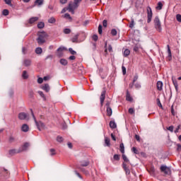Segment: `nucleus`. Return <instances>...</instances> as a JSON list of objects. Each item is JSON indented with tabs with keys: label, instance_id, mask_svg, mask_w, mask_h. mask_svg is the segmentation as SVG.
I'll return each mask as SVG.
<instances>
[{
	"label": "nucleus",
	"instance_id": "1",
	"mask_svg": "<svg viewBox=\"0 0 181 181\" xmlns=\"http://www.w3.org/2000/svg\"><path fill=\"white\" fill-rule=\"evenodd\" d=\"M31 111V115L35 122V125L37 128V129H39V131H42V129H43V128H45V123L42 122H37V120L36 119V117H35V114L33 113V110L32 109H30Z\"/></svg>",
	"mask_w": 181,
	"mask_h": 181
},
{
	"label": "nucleus",
	"instance_id": "2",
	"mask_svg": "<svg viewBox=\"0 0 181 181\" xmlns=\"http://www.w3.org/2000/svg\"><path fill=\"white\" fill-rule=\"evenodd\" d=\"M46 37H47V34L45 32H42L38 34V37L37 38V42L38 45H43L46 42Z\"/></svg>",
	"mask_w": 181,
	"mask_h": 181
},
{
	"label": "nucleus",
	"instance_id": "3",
	"mask_svg": "<svg viewBox=\"0 0 181 181\" xmlns=\"http://www.w3.org/2000/svg\"><path fill=\"white\" fill-rule=\"evenodd\" d=\"M154 26L158 32H162V24H160V20L158 16L154 18Z\"/></svg>",
	"mask_w": 181,
	"mask_h": 181
},
{
	"label": "nucleus",
	"instance_id": "4",
	"mask_svg": "<svg viewBox=\"0 0 181 181\" xmlns=\"http://www.w3.org/2000/svg\"><path fill=\"white\" fill-rule=\"evenodd\" d=\"M146 12H147V23H151V22L152 21V16L153 15V13H152V8H151V6H147Z\"/></svg>",
	"mask_w": 181,
	"mask_h": 181
},
{
	"label": "nucleus",
	"instance_id": "5",
	"mask_svg": "<svg viewBox=\"0 0 181 181\" xmlns=\"http://www.w3.org/2000/svg\"><path fill=\"white\" fill-rule=\"evenodd\" d=\"M18 119L21 120L29 121V115L25 112H20L18 114Z\"/></svg>",
	"mask_w": 181,
	"mask_h": 181
},
{
	"label": "nucleus",
	"instance_id": "6",
	"mask_svg": "<svg viewBox=\"0 0 181 181\" xmlns=\"http://www.w3.org/2000/svg\"><path fill=\"white\" fill-rule=\"evenodd\" d=\"M160 171L163 172V173H165V175H170V168L166 165H161Z\"/></svg>",
	"mask_w": 181,
	"mask_h": 181
},
{
	"label": "nucleus",
	"instance_id": "7",
	"mask_svg": "<svg viewBox=\"0 0 181 181\" xmlns=\"http://www.w3.org/2000/svg\"><path fill=\"white\" fill-rule=\"evenodd\" d=\"M105 90H103L101 93L100 97V105L101 107H103V105H104V101L105 100Z\"/></svg>",
	"mask_w": 181,
	"mask_h": 181
},
{
	"label": "nucleus",
	"instance_id": "8",
	"mask_svg": "<svg viewBox=\"0 0 181 181\" xmlns=\"http://www.w3.org/2000/svg\"><path fill=\"white\" fill-rule=\"evenodd\" d=\"M81 1L83 0H74V3L71 1V6L76 8H78L80 4H81Z\"/></svg>",
	"mask_w": 181,
	"mask_h": 181
},
{
	"label": "nucleus",
	"instance_id": "9",
	"mask_svg": "<svg viewBox=\"0 0 181 181\" xmlns=\"http://www.w3.org/2000/svg\"><path fill=\"white\" fill-rule=\"evenodd\" d=\"M23 64L25 67H29V66L32 64V59H25L23 62Z\"/></svg>",
	"mask_w": 181,
	"mask_h": 181
},
{
	"label": "nucleus",
	"instance_id": "10",
	"mask_svg": "<svg viewBox=\"0 0 181 181\" xmlns=\"http://www.w3.org/2000/svg\"><path fill=\"white\" fill-rule=\"evenodd\" d=\"M167 47H168V55L166 57V60H168V62H170V60H172V52L170 51V47H169V45H167Z\"/></svg>",
	"mask_w": 181,
	"mask_h": 181
},
{
	"label": "nucleus",
	"instance_id": "11",
	"mask_svg": "<svg viewBox=\"0 0 181 181\" xmlns=\"http://www.w3.org/2000/svg\"><path fill=\"white\" fill-rule=\"evenodd\" d=\"M42 90H44V91H46V93H49L50 91V86H49V83H45V85H42L41 86Z\"/></svg>",
	"mask_w": 181,
	"mask_h": 181
},
{
	"label": "nucleus",
	"instance_id": "12",
	"mask_svg": "<svg viewBox=\"0 0 181 181\" xmlns=\"http://www.w3.org/2000/svg\"><path fill=\"white\" fill-rule=\"evenodd\" d=\"M107 114L108 115V117H111V115H112V109H111V107H110V103H107Z\"/></svg>",
	"mask_w": 181,
	"mask_h": 181
},
{
	"label": "nucleus",
	"instance_id": "13",
	"mask_svg": "<svg viewBox=\"0 0 181 181\" xmlns=\"http://www.w3.org/2000/svg\"><path fill=\"white\" fill-rule=\"evenodd\" d=\"M163 88V83L160 81H158L157 82V90H158V91H162Z\"/></svg>",
	"mask_w": 181,
	"mask_h": 181
},
{
	"label": "nucleus",
	"instance_id": "14",
	"mask_svg": "<svg viewBox=\"0 0 181 181\" xmlns=\"http://www.w3.org/2000/svg\"><path fill=\"white\" fill-rule=\"evenodd\" d=\"M21 131L23 132H28L29 131V126L27 124H24L21 127Z\"/></svg>",
	"mask_w": 181,
	"mask_h": 181
},
{
	"label": "nucleus",
	"instance_id": "15",
	"mask_svg": "<svg viewBox=\"0 0 181 181\" xmlns=\"http://www.w3.org/2000/svg\"><path fill=\"white\" fill-rule=\"evenodd\" d=\"M29 146H30L29 143H28V142L24 143V144L21 147V149L20 150V152L26 151L29 148Z\"/></svg>",
	"mask_w": 181,
	"mask_h": 181
},
{
	"label": "nucleus",
	"instance_id": "16",
	"mask_svg": "<svg viewBox=\"0 0 181 181\" xmlns=\"http://www.w3.org/2000/svg\"><path fill=\"white\" fill-rule=\"evenodd\" d=\"M74 9H77L75 7H72L71 6V1L69 2V5H68V11L69 12H71V13L74 14Z\"/></svg>",
	"mask_w": 181,
	"mask_h": 181
},
{
	"label": "nucleus",
	"instance_id": "17",
	"mask_svg": "<svg viewBox=\"0 0 181 181\" xmlns=\"http://www.w3.org/2000/svg\"><path fill=\"white\" fill-rule=\"evenodd\" d=\"M63 50H64V47H61L57 49L59 57H62V56L63 55V52H62Z\"/></svg>",
	"mask_w": 181,
	"mask_h": 181
},
{
	"label": "nucleus",
	"instance_id": "18",
	"mask_svg": "<svg viewBox=\"0 0 181 181\" xmlns=\"http://www.w3.org/2000/svg\"><path fill=\"white\" fill-rule=\"evenodd\" d=\"M37 21H39L38 17H32L29 19V23H35V22H37Z\"/></svg>",
	"mask_w": 181,
	"mask_h": 181
},
{
	"label": "nucleus",
	"instance_id": "19",
	"mask_svg": "<svg viewBox=\"0 0 181 181\" xmlns=\"http://www.w3.org/2000/svg\"><path fill=\"white\" fill-rule=\"evenodd\" d=\"M110 127L112 128V129H115L117 128V123L114 121H110Z\"/></svg>",
	"mask_w": 181,
	"mask_h": 181
},
{
	"label": "nucleus",
	"instance_id": "20",
	"mask_svg": "<svg viewBox=\"0 0 181 181\" xmlns=\"http://www.w3.org/2000/svg\"><path fill=\"white\" fill-rule=\"evenodd\" d=\"M71 42L72 43H77L78 42V34L71 38Z\"/></svg>",
	"mask_w": 181,
	"mask_h": 181
},
{
	"label": "nucleus",
	"instance_id": "21",
	"mask_svg": "<svg viewBox=\"0 0 181 181\" xmlns=\"http://www.w3.org/2000/svg\"><path fill=\"white\" fill-rule=\"evenodd\" d=\"M148 173L151 176H155V167H151L148 170Z\"/></svg>",
	"mask_w": 181,
	"mask_h": 181
},
{
	"label": "nucleus",
	"instance_id": "22",
	"mask_svg": "<svg viewBox=\"0 0 181 181\" xmlns=\"http://www.w3.org/2000/svg\"><path fill=\"white\" fill-rule=\"evenodd\" d=\"M22 77L24 80L28 79L29 78V75L28 74V71H23V74H22Z\"/></svg>",
	"mask_w": 181,
	"mask_h": 181
},
{
	"label": "nucleus",
	"instance_id": "23",
	"mask_svg": "<svg viewBox=\"0 0 181 181\" xmlns=\"http://www.w3.org/2000/svg\"><path fill=\"white\" fill-rule=\"evenodd\" d=\"M162 8H163V4L160 1H159L157 4V6L156 7V9H157V11H160Z\"/></svg>",
	"mask_w": 181,
	"mask_h": 181
},
{
	"label": "nucleus",
	"instance_id": "24",
	"mask_svg": "<svg viewBox=\"0 0 181 181\" xmlns=\"http://www.w3.org/2000/svg\"><path fill=\"white\" fill-rule=\"evenodd\" d=\"M44 1L43 0H35V5H37V6H42L43 4Z\"/></svg>",
	"mask_w": 181,
	"mask_h": 181
},
{
	"label": "nucleus",
	"instance_id": "25",
	"mask_svg": "<svg viewBox=\"0 0 181 181\" xmlns=\"http://www.w3.org/2000/svg\"><path fill=\"white\" fill-rule=\"evenodd\" d=\"M126 100L127 101H132V97H131V95L129 94V91L128 90H127Z\"/></svg>",
	"mask_w": 181,
	"mask_h": 181
},
{
	"label": "nucleus",
	"instance_id": "26",
	"mask_svg": "<svg viewBox=\"0 0 181 181\" xmlns=\"http://www.w3.org/2000/svg\"><path fill=\"white\" fill-rule=\"evenodd\" d=\"M42 52H43V49H42V47H37L35 49V53L37 54H42Z\"/></svg>",
	"mask_w": 181,
	"mask_h": 181
},
{
	"label": "nucleus",
	"instance_id": "27",
	"mask_svg": "<svg viewBox=\"0 0 181 181\" xmlns=\"http://www.w3.org/2000/svg\"><path fill=\"white\" fill-rule=\"evenodd\" d=\"M20 150L18 151H16V149H11V150H9L8 151V153L9 155H15V153H19Z\"/></svg>",
	"mask_w": 181,
	"mask_h": 181
},
{
	"label": "nucleus",
	"instance_id": "28",
	"mask_svg": "<svg viewBox=\"0 0 181 181\" xmlns=\"http://www.w3.org/2000/svg\"><path fill=\"white\" fill-rule=\"evenodd\" d=\"M130 53H131V51H129V49H124L123 54H124V57H127L129 56Z\"/></svg>",
	"mask_w": 181,
	"mask_h": 181
},
{
	"label": "nucleus",
	"instance_id": "29",
	"mask_svg": "<svg viewBox=\"0 0 181 181\" xmlns=\"http://www.w3.org/2000/svg\"><path fill=\"white\" fill-rule=\"evenodd\" d=\"M60 64H62V66H67L68 62L66 59H62L59 61Z\"/></svg>",
	"mask_w": 181,
	"mask_h": 181
},
{
	"label": "nucleus",
	"instance_id": "30",
	"mask_svg": "<svg viewBox=\"0 0 181 181\" xmlns=\"http://www.w3.org/2000/svg\"><path fill=\"white\" fill-rule=\"evenodd\" d=\"M37 28L38 29H43L45 28V23L43 22L38 23Z\"/></svg>",
	"mask_w": 181,
	"mask_h": 181
},
{
	"label": "nucleus",
	"instance_id": "31",
	"mask_svg": "<svg viewBox=\"0 0 181 181\" xmlns=\"http://www.w3.org/2000/svg\"><path fill=\"white\" fill-rule=\"evenodd\" d=\"M89 165H90V162H88V161L81 162V166L86 167V166H88Z\"/></svg>",
	"mask_w": 181,
	"mask_h": 181
},
{
	"label": "nucleus",
	"instance_id": "32",
	"mask_svg": "<svg viewBox=\"0 0 181 181\" xmlns=\"http://www.w3.org/2000/svg\"><path fill=\"white\" fill-rule=\"evenodd\" d=\"M172 80H173V83L174 84L176 91H177V87H178L177 81H176V79H173V78H172Z\"/></svg>",
	"mask_w": 181,
	"mask_h": 181
},
{
	"label": "nucleus",
	"instance_id": "33",
	"mask_svg": "<svg viewBox=\"0 0 181 181\" xmlns=\"http://www.w3.org/2000/svg\"><path fill=\"white\" fill-rule=\"evenodd\" d=\"M120 152L122 153H125V149L124 146V143L120 144Z\"/></svg>",
	"mask_w": 181,
	"mask_h": 181
},
{
	"label": "nucleus",
	"instance_id": "34",
	"mask_svg": "<svg viewBox=\"0 0 181 181\" xmlns=\"http://www.w3.org/2000/svg\"><path fill=\"white\" fill-rule=\"evenodd\" d=\"M48 23H56V18H54V17H51L48 20Z\"/></svg>",
	"mask_w": 181,
	"mask_h": 181
},
{
	"label": "nucleus",
	"instance_id": "35",
	"mask_svg": "<svg viewBox=\"0 0 181 181\" xmlns=\"http://www.w3.org/2000/svg\"><path fill=\"white\" fill-rule=\"evenodd\" d=\"M64 33H65V35H69V33H71V30H70V28H65L64 29Z\"/></svg>",
	"mask_w": 181,
	"mask_h": 181
},
{
	"label": "nucleus",
	"instance_id": "36",
	"mask_svg": "<svg viewBox=\"0 0 181 181\" xmlns=\"http://www.w3.org/2000/svg\"><path fill=\"white\" fill-rule=\"evenodd\" d=\"M122 159L124 162L129 163V159H128V158L127 157V156H125V154H122Z\"/></svg>",
	"mask_w": 181,
	"mask_h": 181
},
{
	"label": "nucleus",
	"instance_id": "37",
	"mask_svg": "<svg viewBox=\"0 0 181 181\" xmlns=\"http://www.w3.org/2000/svg\"><path fill=\"white\" fill-rule=\"evenodd\" d=\"M105 144L106 146H110V139L105 137Z\"/></svg>",
	"mask_w": 181,
	"mask_h": 181
},
{
	"label": "nucleus",
	"instance_id": "38",
	"mask_svg": "<svg viewBox=\"0 0 181 181\" xmlns=\"http://www.w3.org/2000/svg\"><path fill=\"white\" fill-rule=\"evenodd\" d=\"M134 26H135V22L134 21V18H132L131 23L129 24V28L131 29H132V28H134Z\"/></svg>",
	"mask_w": 181,
	"mask_h": 181
},
{
	"label": "nucleus",
	"instance_id": "39",
	"mask_svg": "<svg viewBox=\"0 0 181 181\" xmlns=\"http://www.w3.org/2000/svg\"><path fill=\"white\" fill-rule=\"evenodd\" d=\"M81 172H83L84 173V175H86V176H88V175H90V173L88 172V170L83 169V168H80Z\"/></svg>",
	"mask_w": 181,
	"mask_h": 181
},
{
	"label": "nucleus",
	"instance_id": "40",
	"mask_svg": "<svg viewBox=\"0 0 181 181\" xmlns=\"http://www.w3.org/2000/svg\"><path fill=\"white\" fill-rule=\"evenodd\" d=\"M2 14L4 16H8V15H9V11H8V9H4L2 12Z\"/></svg>",
	"mask_w": 181,
	"mask_h": 181
},
{
	"label": "nucleus",
	"instance_id": "41",
	"mask_svg": "<svg viewBox=\"0 0 181 181\" xmlns=\"http://www.w3.org/2000/svg\"><path fill=\"white\" fill-rule=\"evenodd\" d=\"M57 142L62 143L63 141H64V139L61 136H58L57 137Z\"/></svg>",
	"mask_w": 181,
	"mask_h": 181
},
{
	"label": "nucleus",
	"instance_id": "42",
	"mask_svg": "<svg viewBox=\"0 0 181 181\" xmlns=\"http://www.w3.org/2000/svg\"><path fill=\"white\" fill-rule=\"evenodd\" d=\"M49 151L51 153V156H54V155H56V150L54 148H51Z\"/></svg>",
	"mask_w": 181,
	"mask_h": 181
},
{
	"label": "nucleus",
	"instance_id": "43",
	"mask_svg": "<svg viewBox=\"0 0 181 181\" xmlns=\"http://www.w3.org/2000/svg\"><path fill=\"white\" fill-rule=\"evenodd\" d=\"M98 33L99 35H103V25H101L98 26Z\"/></svg>",
	"mask_w": 181,
	"mask_h": 181
},
{
	"label": "nucleus",
	"instance_id": "44",
	"mask_svg": "<svg viewBox=\"0 0 181 181\" xmlns=\"http://www.w3.org/2000/svg\"><path fill=\"white\" fill-rule=\"evenodd\" d=\"M117 30H116V29H112V30H111V35H112V36H117Z\"/></svg>",
	"mask_w": 181,
	"mask_h": 181
},
{
	"label": "nucleus",
	"instance_id": "45",
	"mask_svg": "<svg viewBox=\"0 0 181 181\" xmlns=\"http://www.w3.org/2000/svg\"><path fill=\"white\" fill-rule=\"evenodd\" d=\"M69 52L71 53V54H77V52L73 49V48H69Z\"/></svg>",
	"mask_w": 181,
	"mask_h": 181
},
{
	"label": "nucleus",
	"instance_id": "46",
	"mask_svg": "<svg viewBox=\"0 0 181 181\" xmlns=\"http://www.w3.org/2000/svg\"><path fill=\"white\" fill-rule=\"evenodd\" d=\"M124 170L126 173V175H130L131 171L129 170V168H128V167L124 168Z\"/></svg>",
	"mask_w": 181,
	"mask_h": 181
},
{
	"label": "nucleus",
	"instance_id": "47",
	"mask_svg": "<svg viewBox=\"0 0 181 181\" xmlns=\"http://www.w3.org/2000/svg\"><path fill=\"white\" fill-rule=\"evenodd\" d=\"M4 2L6 5H9V6H12V0H4Z\"/></svg>",
	"mask_w": 181,
	"mask_h": 181
},
{
	"label": "nucleus",
	"instance_id": "48",
	"mask_svg": "<svg viewBox=\"0 0 181 181\" xmlns=\"http://www.w3.org/2000/svg\"><path fill=\"white\" fill-rule=\"evenodd\" d=\"M38 94L42 97V98H44V100H46V97L45 96V93H43L42 91L39 90Z\"/></svg>",
	"mask_w": 181,
	"mask_h": 181
},
{
	"label": "nucleus",
	"instance_id": "49",
	"mask_svg": "<svg viewBox=\"0 0 181 181\" xmlns=\"http://www.w3.org/2000/svg\"><path fill=\"white\" fill-rule=\"evenodd\" d=\"M113 158L115 160H119V155L118 154H115L113 156Z\"/></svg>",
	"mask_w": 181,
	"mask_h": 181
},
{
	"label": "nucleus",
	"instance_id": "50",
	"mask_svg": "<svg viewBox=\"0 0 181 181\" xmlns=\"http://www.w3.org/2000/svg\"><path fill=\"white\" fill-rule=\"evenodd\" d=\"M93 40L97 42L98 40V36L97 35H93L92 37Z\"/></svg>",
	"mask_w": 181,
	"mask_h": 181
},
{
	"label": "nucleus",
	"instance_id": "51",
	"mask_svg": "<svg viewBox=\"0 0 181 181\" xmlns=\"http://www.w3.org/2000/svg\"><path fill=\"white\" fill-rule=\"evenodd\" d=\"M134 87H135V88H137V89L141 88V83H136L134 84Z\"/></svg>",
	"mask_w": 181,
	"mask_h": 181
},
{
	"label": "nucleus",
	"instance_id": "52",
	"mask_svg": "<svg viewBox=\"0 0 181 181\" xmlns=\"http://www.w3.org/2000/svg\"><path fill=\"white\" fill-rule=\"evenodd\" d=\"M129 163H127V162L124 161L123 163H122V168H123V169L125 168H128Z\"/></svg>",
	"mask_w": 181,
	"mask_h": 181
},
{
	"label": "nucleus",
	"instance_id": "53",
	"mask_svg": "<svg viewBox=\"0 0 181 181\" xmlns=\"http://www.w3.org/2000/svg\"><path fill=\"white\" fill-rule=\"evenodd\" d=\"M133 50H134V52H139V47L138 45H135V46L134 47V48H133Z\"/></svg>",
	"mask_w": 181,
	"mask_h": 181
},
{
	"label": "nucleus",
	"instance_id": "54",
	"mask_svg": "<svg viewBox=\"0 0 181 181\" xmlns=\"http://www.w3.org/2000/svg\"><path fill=\"white\" fill-rule=\"evenodd\" d=\"M122 70L124 75L127 74V68H125V66H122Z\"/></svg>",
	"mask_w": 181,
	"mask_h": 181
},
{
	"label": "nucleus",
	"instance_id": "55",
	"mask_svg": "<svg viewBox=\"0 0 181 181\" xmlns=\"http://www.w3.org/2000/svg\"><path fill=\"white\" fill-rule=\"evenodd\" d=\"M176 19H177V22H181V15L177 14Z\"/></svg>",
	"mask_w": 181,
	"mask_h": 181
},
{
	"label": "nucleus",
	"instance_id": "56",
	"mask_svg": "<svg viewBox=\"0 0 181 181\" xmlns=\"http://www.w3.org/2000/svg\"><path fill=\"white\" fill-rule=\"evenodd\" d=\"M129 112L132 115V114H134V113H135V110H134V108L130 107V108L129 109Z\"/></svg>",
	"mask_w": 181,
	"mask_h": 181
},
{
	"label": "nucleus",
	"instance_id": "57",
	"mask_svg": "<svg viewBox=\"0 0 181 181\" xmlns=\"http://www.w3.org/2000/svg\"><path fill=\"white\" fill-rule=\"evenodd\" d=\"M173 126H170L169 127H167L168 131H170V132H173Z\"/></svg>",
	"mask_w": 181,
	"mask_h": 181
},
{
	"label": "nucleus",
	"instance_id": "58",
	"mask_svg": "<svg viewBox=\"0 0 181 181\" xmlns=\"http://www.w3.org/2000/svg\"><path fill=\"white\" fill-rule=\"evenodd\" d=\"M180 124L178 125L176 128V129L174 131L175 134H177V132H179V130L180 129Z\"/></svg>",
	"mask_w": 181,
	"mask_h": 181
},
{
	"label": "nucleus",
	"instance_id": "59",
	"mask_svg": "<svg viewBox=\"0 0 181 181\" xmlns=\"http://www.w3.org/2000/svg\"><path fill=\"white\" fill-rule=\"evenodd\" d=\"M132 152H134V153L138 154V150L136 149V148L133 147L132 148Z\"/></svg>",
	"mask_w": 181,
	"mask_h": 181
},
{
	"label": "nucleus",
	"instance_id": "60",
	"mask_svg": "<svg viewBox=\"0 0 181 181\" xmlns=\"http://www.w3.org/2000/svg\"><path fill=\"white\" fill-rule=\"evenodd\" d=\"M37 83H38V84H42V83H43L42 78H37Z\"/></svg>",
	"mask_w": 181,
	"mask_h": 181
},
{
	"label": "nucleus",
	"instance_id": "61",
	"mask_svg": "<svg viewBox=\"0 0 181 181\" xmlns=\"http://www.w3.org/2000/svg\"><path fill=\"white\" fill-rule=\"evenodd\" d=\"M103 25L104 28H107V20H104V21H103Z\"/></svg>",
	"mask_w": 181,
	"mask_h": 181
},
{
	"label": "nucleus",
	"instance_id": "62",
	"mask_svg": "<svg viewBox=\"0 0 181 181\" xmlns=\"http://www.w3.org/2000/svg\"><path fill=\"white\" fill-rule=\"evenodd\" d=\"M177 151H178V152L179 151H181V145H180V144H177Z\"/></svg>",
	"mask_w": 181,
	"mask_h": 181
},
{
	"label": "nucleus",
	"instance_id": "63",
	"mask_svg": "<svg viewBox=\"0 0 181 181\" xmlns=\"http://www.w3.org/2000/svg\"><path fill=\"white\" fill-rule=\"evenodd\" d=\"M69 60H76V56L71 55L69 57Z\"/></svg>",
	"mask_w": 181,
	"mask_h": 181
},
{
	"label": "nucleus",
	"instance_id": "64",
	"mask_svg": "<svg viewBox=\"0 0 181 181\" xmlns=\"http://www.w3.org/2000/svg\"><path fill=\"white\" fill-rule=\"evenodd\" d=\"M136 80H138V74H136L134 77L133 79V83H135V81H136Z\"/></svg>",
	"mask_w": 181,
	"mask_h": 181
}]
</instances>
